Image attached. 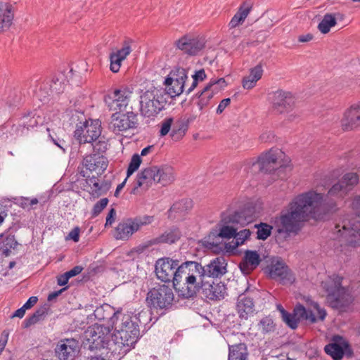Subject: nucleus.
<instances>
[{"label":"nucleus","mask_w":360,"mask_h":360,"mask_svg":"<svg viewBox=\"0 0 360 360\" xmlns=\"http://www.w3.org/2000/svg\"><path fill=\"white\" fill-rule=\"evenodd\" d=\"M323 205V195L309 191L295 196L278 215L274 218V226L278 235L289 237L297 235L309 218L321 219L319 212Z\"/></svg>","instance_id":"1"},{"label":"nucleus","mask_w":360,"mask_h":360,"mask_svg":"<svg viewBox=\"0 0 360 360\" xmlns=\"http://www.w3.org/2000/svg\"><path fill=\"white\" fill-rule=\"evenodd\" d=\"M177 272L181 276V283L178 290L179 295L186 299L196 296L205 281L204 269L201 263L197 261H185L179 265Z\"/></svg>","instance_id":"2"},{"label":"nucleus","mask_w":360,"mask_h":360,"mask_svg":"<svg viewBox=\"0 0 360 360\" xmlns=\"http://www.w3.org/2000/svg\"><path fill=\"white\" fill-rule=\"evenodd\" d=\"M343 280V276L333 274L322 282L329 306L341 312L347 311L354 301L349 288L342 286Z\"/></svg>","instance_id":"3"},{"label":"nucleus","mask_w":360,"mask_h":360,"mask_svg":"<svg viewBox=\"0 0 360 360\" xmlns=\"http://www.w3.org/2000/svg\"><path fill=\"white\" fill-rule=\"evenodd\" d=\"M146 316L147 311H141L136 315L122 314L113 327L115 340L119 341L127 347H134L140 336L139 324H144L141 318Z\"/></svg>","instance_id":"4"},{"label":"nucleus","mask_w":360,"mask_h":360,"mask_svg":"<svg viewBox=\"0 0 360 360\" xmlns=\"http://www.w3.org/2000/svg\"><path fill=\"white\" fill-rule=\"evenodd\" d=\"M255 218L252 208L247 207L232 213H224L219 224L218 236L221 238H233L236 231L251 223Z\"/></svg>","instance_id":"5"},{"label":"nucleus","mask_w":360,"mask_h":360,"mask_svg":"<svg viewBox=\"0 0 360 360\" xmlns=\"http://www.w3.org/2000/svg\"><path fill=\"white\" fill-rule=\"evenodd\" d=\"M167 94L163 88H153L141 96L140 112L144 117L154 118L167 103Z\"/></svg>","instance_id":"6"},{"label":"nucleus","mask_w":360,"mask_h":360,"mask_svg":"<svg viewBox=\"0 0 360 360\" xmlns=\"http://www.w3.org/2000/svg\"><path fill=\"white\" fill-rule=\"evenodd\" d=\"M174 294L171 287L165 284L158 285L149 290L146 302L148 307L160 314H164L169 309L174 302Z\"/></svg>","instance_id":"7"},{"label":"nucleus","mask_w":360,"mask_h":360,"mask_svg":"<svg viewBox=\"0 0 360 360\" xmlns=\"http://www.w3.org/2000/svg\"><path fill=\"white\" fill-rule=\"evenodd\" d=\"M179 262L169 257L159 259L155 264V272L157 278L162 282H172L176 290H179L181 283L180 274L177 271L179 267Z\"/></svg>","instance_id":"8"},{"label":"nucleus","mask_w":360,"mask_h":360,"mask_svg":"<svg viewBox=\"0 0 360 360\" xmlns=\"http://www.w3.org/2000/svg\"><path fill=\"white\" fill-rule=\"evenodd\" d=\"M154 221V216L143 215L134 218H128L117 224L115 229L114 236L117 240H128L134 233L141 227L149 225Z\"/></svg>","instance_id":"9"},{"label":"nucleus","mask_w":360,"mask_h":360,"mask_svg":"<svg viewBox=\"0 0 360 360\" xmlns=\"http://www.w3.org/2000/svg\"><path fill=\"white\" fill-rule=\"evenodd\" d=\"M285 154L281 150L271 148L259 156L257 162L252 163V166L258 165L260 171L265 173H273L285 167V165L281 162Z\"/></svg>","instance_id":"10"},{"label":"nucleus","mask_w":360,"mask_h":360,"mask_svg":"<svg viewBox=\"0 0 360 360\" xmlns=\"http://www.w3.org/2000/svg\"><path fill=\"white\" fill-rule=\"evenodd\" d=\"M127 113L116 112L111 115L109 129L115 134L126 131L130 129H136L138 126V113L134 112L133 108Z\"/></svg>","instance_id":"11"},{"label":"nucleus","mask_w":360,"mask_h":360,"mask_svg":"<svg viewBox=\"0 0 360 360\" xmlns=\"http://www.w3.org/2000/svg\"><path fill=\"white\" fill-rule=\"evenodd\" d=\"M187 79V72L183 68H177L170 72L164 82L166 87L163 89L166 91L167 100L184 92Z\"/></svg>","instance_id":"12"},{"label":"nucleus","mask_w":360,"mask_h":360,"mask_svg":"<svg viewBox=\"0 0 360 360\" xmlns=\"http://www.w3.org/2000/svg\"><path fill=\"white\" fill-rule=\"evenodd\" d=\"M133 92L129 88L115 89L105 96L104 102L110 111L121 112L128 105Z\"/></svg>","instance_id":"13"},{"label":"nucleus","mask_w":360,"mask_h":360,"mask_svg":"<svg viewBox=\"0 0 360 360\" xmlns=\"http://www.w3.org/2000/svg\"><path fill=\"white\" fill-rule=\"evenodd\" d=\"M359 175L355 172H349L343 175L336 184L329 189L328 195L337 198H344L358 184Z\"/></svg>","instance_id":"14"},{"label":"nucleus","mask_w":360,"mask_h":360,"mask_svg":"<svg viewBox=\"0 0 360 360\" xmlns=\"http://www.w3.org/2000/svg\"><path fill=\"white\" fill-rule=\"evenodd\" d=\"M101 134V127L98 121H91L89 123L85 121L77 125L74 132V136L79 143H93L96 141Z\"/></svg>","instance_id":"15"},{"label":"nucleus","mask_w":360,"mask_h":360,"mask_svg":"<svg viewBox=\"0 0 360 360\" xmlns=\"http://www.w3.org/2000/svg\"><path fill=\"white\" fill-rule=\"evenodd\" d=\"M158 167L153 166L142 169L136 176L130 193L140 195L143 191H147L153 184L157 183Z\"/></svg>","instance_id":"16"},{"label":"nucleus","mask_w":360,"mask_h":360,"mask_svg":"<svg viewBox=\"0 0 360 360\" xmlns=\"http://www.w3.org/2000/svg\"><path fill=\"white\" fill-rule=\"evenodd\" d=\"M266 270L271 278L279 281L282 285H291L295 281V274L281 260H273Z\"/></svg>","instance_id":"17"},{"label":"nucleus","mask_w":360,"mask_h":360,"mask_svg":"<svg viewBox=\"0 0 360 360\" xmlns=\"http://www.w3.org/2000/svg\"><path fill=\"white\" fill-rule=\"evenodd\" d=\"M111 327L96 324L86 332L87 339L96 348H105L112 342Z\"/></svg>","instance_id":"18"},{"label":"nucleus","mask_w":360,"mask_h":360,"mask_svg":"<svg viewBox=\"0 0 360 360\" xmlns=\"http://www.w3.org/2000/svg\"><path fill=\"white\" fill-rule=\"evenodd\" d=\"M271 103L273 110L276 113L282 114L292 110L295 99L291 92L278 90L273 93Z\"/></svg>","instance_id":"19"},{"label":"nucleus","mask_w":360,"mask_h":360,"mask_svg":"<svg viewBox=\"0 0 360 360\" xmlns=\"http://www.w3.org/2000/svg\"><path fill=\"white\" fill-rule=\"evenodd\" d=\"M42 122L43 118L37 110L30 111L24 114L18 124L12 125L11 131L17 136H22Z\"/></svg>","instance_id":"20"},{"label":"nucleus","mask_w":360,"mask_h":360,"mask_svg":"<svg viewBox=\"0 0 360 360\" xmlns=\"http://www.w3.org/2000/svg\"><path fill=\"white\" fill-rule=\"evenodd\" d=\"M122 313L120 311H115V308L110 304H104L96 307L94 311L95 318L103 322L100 325L111 327L113 328Z\"/></svg>","instance_id":"21"},{"label":"nucleus","mask_w":360,"mask_h":360,"mask_svg":"<svg viewBox=\"0 0 360 360\" xmlns=\"http://www.w3.org/2000/svg\"><path fill=\"white\" fill-rule=\"evenodd\" d=\"M226 285L224 283L217 280L206 279L200 288L202 295L210 300H220L224 298L226 295Z\"/></svg>","instance_id":"22"},{"label":"nucleus","mask_w":360,"mask_h":360,"mask_svg":"<svg viewBox=\"0 0 360 360\" xmlns=\"http://www.w3.org/2000/svg\"><path fill=\"white\" fill-rule=\"evenodd\" d=\"M227 262L224 257H217L203 266L205 280H217L227 272Z\"/></svg>","instance_id":"23"},{"label":"nucleus","mask_w":360,"mask_h":360,"mask_svg":"<svg viewBox=\"0 0 360 360\" xmlns=\"http://www.w3.org/2000/svg\"><path fill=\"white\" fill-rule=\"evenodd\" d=\"M205 41L199 38H191L184 36L176 41V47L184 53L195 56L205 47Z\"/></svg>","instance_id":"24"},{"label":"nucleus","mask_w":360,"mask_h":360,"mask_svg":"<svg viewBox=\"0 0 360 360\" xmlns=\"http://www.w3.org/2000/svg\"><path fill=\"white\" fill-rule=\"evenodd\" d=\"M343 130H353L360 127V103L351 105L347 109L341 119Z\"/></svg>","instance_id":"25"},{"label":"nucleus","mask_w":360,"mask_h":360,"mask_svg":"<svg viewBox=\"0 0 360 360\" xmlns=\"http://www.w3.org/2000/svg\"><path fill=\"white\" fill-rule=\"evenodd\" d=\"M82 165L90 172L101 173L107 169L108 160L103 155L93 153L84 158Z\"/></svg>","instance_id":"26"},{"label":"nucleus","mask_w":360,"mask_h":360,"mask_svg":"<svg viewBox=\"0 0 360 360\" xmlns=\"http://www.w3.org/2000/svg\"><path fill=\"white\" fill-rule=\"evenodd\" d=\"M236 311L242 319H248L255 311L253 297L248 293H242L238 297Z\"/></svg>","instance_id":"27"},{"label":"nucleus","mask_w":360,"mask_h":360,"mask_svg":"<svg viewBox=\"0 0 360 360\" xmlns=\"http://www.w3.org/2000/svg\"><path fill=\"white\" fill-rule=\"evenodd\" d=\"M78 342L75 339L61 340L55 348L56 356L60 360H67L74 356L77 351Z\"/></svg>","instance_id":"28"},{"label":"nucleus","mask_w":360,"mask_h":360,"mask_svg":"<svg viewBox=\"0 0 360 360\" xmlns=\"http://www.w3.org/2000/svg\"><path fill=\"white\" fill-rule=\"evenodd\" d=\"M86 183L90 187V190L88 192L94 199L98 198L100 196L106 194L112 186V183L109 180H103L100 183L98 178L95 176L91 177L87 176Z\"/></svg>","instance_id":"29"},{"label":"nucleus","mask_w":360,"mask_h":360,"mask_svg":"<svg viewBox=\"0 0 360 360\" xmlns=\"http://www.w3.org/2000/svg\"><path fill=\"white\" fill-rule=\"evenodd\" d=\"M261 261L260 255L256 250H247L239 264V268L243 274H249L259 265Z\"/></svg>","instance_id":"30"},{"label":"nucleus","mask_w":360,"mask_h":360,"mask_svg":"<svg viewBox=\"0 0 360 360\" xmlns=\"http://www.w3.org/2000/svg\"><path fill=\"white\" fill-rule=\"evenodd\" d=\"M14 13L11 4L0 1V34L8 31L13 24Z\"/></svg>","instance_id":"31"},{"label":"nucleus","mask_w":360,"mask_h":360,"mask_svg":"<svg viewBox=\"0 0 360 360\" xmlns=\"http://www.w3.org/2000/svg\"><path fill=\"white\" fill-rule=\"evenodd\" d=\"M193 207L191 199H182L175 202L168 210V217L172 219L184 217Z\"/></svg>","instance_id":"32"},{"label":"nucleus","mask_w":360,"mask_h":360,"mask_svg":"<svg viewBox=\"0 0 360 360\" xmlns=\"http://www.w3.org/2000/svg\"><path fill=\"white\" fill-rule=\"evenodd\" d=\"M108 352H106V356L110 360H120L122 356L127 352L130 350L131 347L122 345L119 341L115 340V336L112 335V342L105 346Z\"/></svg>","instance_id":"33"},{"label":"nucleus","mask_w":360,"mask_h":360,"mask_svg":"<svg viewBox=\"0 0 360 360\" xmlns=\"http://www.w3.org/2000/svg\"><path fill=\"white\" fill-rule=\"evenodd\" d=\"M181 237V231L180 229L175 226H172L157 237L154 240V243L172 244L177 242Z\"/></svg>","instance_id":"34"},{"label":"nucleus","mask_w":360,"mask_h":360,"mask_svg":"<svg viewBox=\"0 0 360 360\" xmlns=\"http://www.w3.org/2000/svg\"><path fill=\"white\" fill-rule=\"evenodd\" d=\"M248 351L245 343L229 346L228 360H248Z\"/></svg>","instance_id":"35"},{"label":"nucleus","mask_w":360,"mask_h":360,"mask_svg":"<svg viewBox=\"0 0 360 360\" xmlns=\"http://www.w3.org/2000/svg\"><path fill=\"white\" fill-rule=\"evenodd\" d=\"M252 6L250 4L244 2L239 7L238 11L233 16L231 21L229 23L230 29H233L242 24L245 18L248 17L250 11H251Z\"/></svg>","instance_id":"36"},{"label":"nucleus","mask_w":360,"mask_h":360,"mask_svg":"<svg viewBox=\"0 0 360 360\" xmlns=\"http://www.w3.org/2000/svg\"><path fill=\"white\" fill-rule=\"evenodd\" d=\"M49 310V307L46 304L40 307L32 315L29 316L23 321V328H27L37 323L38 321L43 320L48 314Z\"/></svg>","instance_id":"37"},{"label":"nucleus","mask_w":360,"mask_h":360,"mask_svg":"<svg viewBox=\"0 0 360 360\" xmlns=\"http://www.w3.org/2000/svg\"><path fill=\"white\" fill-rule=\"evenodd\" d=\"M157 175V183H160L162 186L169 185L175 179L174 168L170 166L158 167V174Z\"/></svg>","instance_id":"38"},{"label":"nucleus","mask_w":360,"mask_h":360,"mask_svg":"<svg viewBox=\"0 0 360 360\" xmlns=\"http://www.w3.org/2000/svg\"><path fill=\"white\" fill-rule=\"evenodd\" d=\"M295 318L297 319L299 324L301 320L309 321L310 323H314L316 322V318L311 309H307L302 304H297L292 311Z\"/></svg>","instance_id":"39"},{"label":"nucleus","mask_w":360,"mask_h":360,"mask_svg":"<svg viewBox=\"0 0 360 360\" xmlns=\"http://www.w3.org/2000/svg\"><path fill=\"white\" fill-rule=\"evenodd\" d=\"M197 96L198 100L196 105L200 111L214 103L213 102L214 95L212 92L209 91L208 87H204L202 91L197 94Z\"/></svg>","instance_id":"40"},{"label":"nucleus","mask_w":360,"mask_h":360,"mask_svg":"<svg viewBox=\"0 0 360 360\" xmlns=\"http://www.w3.org/2000/svg\"><path fill=\"white\" fill-rule=\"evenodd\" d=\"M337 24L335 14L326 13L318 25L319 30L323 34H327L330 32L332 27Z\"/></svg>","instance_id":"41"},{"label":"nucleus","mask_w":360,"mask_h":360,"mask_svg":"<svg viewBox=\"0 0 360 360\" xmlns=\"http://www.w3.org/2000/svg\"><path fill=\"white\" fill-rule=\"evenodd\" d=\"M18 245L15 236L9 234L0 242V252L5 257H8L11 254V249H14Z\"/></svg>","instance_id":"42"},{"label":"nucleus","mask_w":360,"mask_h":360,"mask_svg":"<svg viewBox=\"0 0 360 360\" xmlns=\"http://www.w3.org/2000/svg\"><path fill=\"white\" fill-rule=\"evenodd\" d=\"M325 352L330 355L333 360H340L344 355L343 347L338 343H330L325 346Z\"/></svg>","instance_id":"43"},{"label":"nucleus","mask_w":360,"mask_h":360,"mask_svg":"<svg viewBox=\"0 0 360 360\" xmlns=\"http://www.w3.org/2000/svg\"><path fill=\"white\" fill-rule=\"evenodd\" d=\"M227 85L228 84L225 79L221 77L219 79H211L205 87H208L209 91L212 92V94L214 96L224 90Z\"/></svg>","instance_id":"44"},{"label":"nucleus","mask_w":360,"mask_h":360,"mask_svg":"<svg viewBox=\"0 0 360 360\" xmlns=\"http://www.w3.org/2000/svg\"><path fill=\"white\" fill-rule=\"evenodd\" d=\"M254 227L257 229V238L262 240H265L271 236L273 229V226L263 222L255 224Z\"/></svg>","instance_id":"45"},{"label":"nucleus","mask_w":360,"mask_h":360,"mask_svg":"<svg viewBox=\"0 0 360 360\" xmlns=\"http://www.w3.org/2000/svg\"><path fill=\"white\" fill-rule=\"evenodd\" d=\"M132 40L127 39L123 41L122 47L120 49H118L115 51L112 52L115 54L118 58H121L122 60H124L127 57L131 52V44Z\"/></svg>","instance_id":"46"},{"label":"nucleus","mask_w":360,"mask_h":360,"mask_svg":"<svg viewBox=\"0 0 360 360\" xmlns=\"http://www.w3.org/2000/svg\"><path fill=\"white\" fill-rule=\"evenodd\" d=\"M252 232L249 229H243L240 231H236V236L233 239L235 240V247H238L243 245L245 241L248 240L251 236Z\"/></svg>","instance_id":"47"},{"label":"nucleus","mask_w":360,"mask_h":360,"mask_svg":"<svg viewBox=\"0 0 360 360\" xmlns=\"http://www.w3.org/2000/svg\"><path fill=\"white\" fill-rule=\"evenodd\" d=\"M192 83L187 90L186 94H189L198 85L199 81H203L206 78V74L203 69L198 70L192 75Z\"/></svg>","instance_id":"48"},{"label":"nucleus","mask_w":360,"mask_h":360,"mask_svg":"<svg viewBox=\"0 0 360 360\" xmlns=\"http://www.w3.org/2000/svg\"><path fill=\"white\" fill-rule=\"evenodd\" d=\"M141 163V156L139 154H134L127 168V176H130L135 171H136L140 167Z\"/></svg>","instance_id":"49"},{"label":"nucleus","mask_w":360,"mask_h":360,"mask_svg":"<svg viewBox=\"0 0 360 360\" xmlns=\"http://www.w3.org/2000/svg\"><path fill=\"white\" fill-rule=\"evenodd\" d=\"M282 321L291 329L295 330L298 327L297 319L295 318L294 314L288 311L283 312Z\"/></svg>","instance_id":"50"},{"label":"nucleus","mask_w":360,"mask_h":360,"mask_svg":"<svg viewBox=\"0 0 360 360\" xmlns=\"http://www.w3.org/2000/svg\"><path fill=\"white\" fill-rule=\"evenodd\" d=\"M259 326L263 333L273 332L275 329V325L271 318L269 316L264 317L259 322Z\"/></svg>","instance_id":"51"},{"label":"nucleus","mask_w":360,"mask_h":360,"mask_svg":"<svg viewBox=\"0 0 360 360\" xmlns=\"http://www.w3.org/2000/svg\"><path fill=\"white\" fill-rule=\"evenodd\" d=\"M109 200L107 198H104L98 200L93 207L91 210V217L94 218L98 216L102 211L108 205Z\"/></svg>","instance_id":"52"},{"label":"nucleus","mask_w":360,"mask_h":360,"mask_svg":"<svg viewBox=\"0 0 360 360\" xmlns=\"http://www.w3.org/2000/svg\"><path fill=\"white\" fill-rule=\"evenodd\" d=\"M47 131L50 140L65 153L68 147L66 141L63 139H60L56 133L51 134L49 128H47Z\"/></svg>","instance_id":"53"},{"label":"nucleus","mask_w":360,"mask_h":360,"mask_svg":"<svg viewBox=\"0 0 360 360\" xmlns=\"http://www.w3.org/2000/svg\"><path fill=\"white\" fill-rule=\"evenodd\" d=\"M36 95L41 101L45 102L48 100L49 97L53 94H51L49 89H48V84H41L39 89L37 90Z\"/></svg>","instance_id":"54"},{"label":"nucleus","mask_w":360,"mask_h":360,"mask_svg":"<svg viewBox=\"0 0 360 360\" xmlns=\"http://www.w3.org/2000/svg\"><path fill=\"white\" fill-rule=\"evenodd\" d=\"M92 144L94 153L103 155L108 150V143L103 139H99L98 141H94Z\"/></svg>","instance_id":"55"},{"label":"nucleus","mask_w":360,"mask_h":360,"mask_svg":"<svg viewBox=\"0 0 360 360\" xmlns=\"http://www.w3.org/2000/svg\"><path fill=\"white\" fill-rule=\"evenodd\" d=\"M49 87L52 94H59L64 91V85L58 79H53Z\"/></svg>","instance_id":"56"},{"label":"nucleus","mask_w":360,"mask_h":360,"mask_svg":"<svg viewBox=\"0 0 360 360\" xmlns=\"http://www.w3.org/2000/svg\"><path fill=\"white\" fill-rule=\"evenodd\" d=\"M110 70L114 73L118 72L123 60L121 58H118L117 56H115V54L111 53L110 54Z\"/></svg>","instance_id":"57"},{"label":"nucleus","mask_w":360,"mask_h":360,"mask_svg":"<svg viewBox=\"0 0 360 360\" xmlns=\"http://www.w3.org/2000/svg\"><path fill=\"white\" fill-rule=\"evenodd\" d=\"M173 122V118L168 117L165 118L162 122L161 123L160 129V136H166L171 129V127Z\"/></svg>","instance_id":"58"},{"label":"nucleus","mask_w":360,"mask_h":360,"mask_svg":"<svg viewBox=\"0 0 360 360\" xmlns=\"http://www.w3.org/2000/svg\"><path fill=\"white\" fill-rule=\"evenodd\" d=\"M186 130L187 125L184 124V123H181L178 127L174 125L172 129L171 136L172 138H175L176 135L178 137L183 136Z\"/></svg>","instance_id":"59"},{"label":"nucleus","mask_w":360,"mask_h":360,"mask_svg":"<svg viewBox=\"0 0 360 360\" xmlns=\"http://www.w3.org/2000/svg\"><path fill=\"white\" fill-rule=\"evenodd\" d=\"M262 74H263V69H262V66L260 64L251 68L250 70V77L255 78L257 80H259L261 79Z\"/></svg>","instance_id":"60"},{"label":"nucleus","mask_w":360,"mask_h":360,"mask_svg":"<svg viewBox=\"0 0 360 360\" xmlns=\"http://www.w3.org/2000/svg\"><path fill=\"white\" fill-rule=\"evenodd\" d=\"M257 81V79L250 77L249 75L243 79V86L244 89H251L256 85Z\"/></svg>","instance_id":"61"},{"label":"nucleus","mask_w":360,"mask_h":360,"mask_svg":"<svg viewBox=\"0 0 360 360\" xmlns=\"http://www.w3.org/2000/svg\"><path fill=\"white\" fill-rule=\"evenodd\" d=\"M231 103V99L229 98L223 99L219 104L216 112L218 115L221 114L225 108L229 106Z\"/></svg>","instance_id":"62"},{"label":"nucleus","mask_w":360,"mask_h":360,"mask_svg":"<svg viewBox=\"0 0 360 360\" xmlns=\"http://www.w3.org/2000/svg\"><path fill=\"white\" fill-rule=\"evenodd\" d=\"M83 270V267L81 266H75L70 271H66L65 274L68 276V278L70 279L72 277H74L78 274H79Z\"/></svg>","instance_id":"63"},{"label":"nucleus","mask_w":360,"mask_h":360,"mask_svg":"<svg viewBox=\"0 0 360 360\" xmlns=\"http://www.w3.org/2000/svg\"><path fill=\"white\" fill-rule=\"evenodd\" d=\"M116 210L114 208H111L106 217L105 226L111 225L114 222Z\"/></svg>","instance_id":"64"}]
</instances>
